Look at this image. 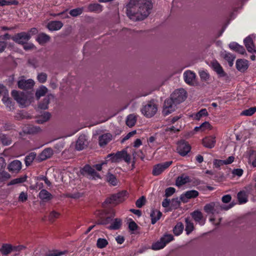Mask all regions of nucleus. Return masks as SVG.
I'll list each match as a JSON object with an SVG mask.
<instances>
[{"mask_svg": "<svg viewBox=\"0 0 256 256\" xmlns=\"http://www.w3.org/2000/svg\"><path fill=\"white\" fill-rule=\"evenodd\" d=\"M126 8L130 18L134 20H142L149 15L152 4L150 0H130Z\"/></svg>", "mask_w": 256, "mask_h": 256, "instance_id": "1", "label": "nucleus"}, {"mask_svg": "<svg viewBox=\"0 0 256 256\" xmlns=\"http://www.w3.org/2000/svg\"><path fill=\"white\" fill-rule=\"evenodd\" d=\"M12 95L22 107L29 106L34 98L33 94L30 92H18L16 90L12 91Z\"/></svg>", "mask_w": 256, "mask_h": 256, "instance_id": "2", "label": "nucleus"}, {"mask_svg": "<svg viewBox=\"0 0 256 256\" xmlns=\"http://www.w3.org/2000/svg\"><path fill=\"white\" fill-rule=\"evenodd\" d=\"M232 206H223L220 205L218 202H210V204H206L204 206V210L208 214H218L222 210H228L231 208Z\"/></svg>", "mask_w": 256, "mask_h": 256, "instance_id": "3", "label": "nucleus"}, {"mask_svg": "<svg viewBox=\"0 0 256 256\" xmlns=\"http://www.w3.org/2000/svg\"><path fill=\"white\" fill-rule=\"evenodd\" d=\"M158 111V106L154 101L148 102L141 109L142 113L147 118L153 116Z\"/></svg>", "mask_w": 256, "mask_h": 256, "instance_id": "4", "label": "nucleus"}, {"mask_svg": "<svg viewBox=\"0 0 256 256\" xmlns=\"http://www.w3.org/2000/svg\"><path fill=\"white\" fill-rule=\"evenodd\" d=\"M174 240L172 234H165L159 240L154 243L152 246V249L154 250L163 248L167 244Z\"/></svg>", "mask_w": 256, "mask_h": 256, "instance_id": "5", "label": "nucleus"}, {"mask_svg": "<svg viewBox=\"0 0 256 256\" xmlns=\"http://www.w3.org/2000/svg\"><path fill=\"white\" fill-rule=\"evenodd\" d=\"M186 98V90L183 89L176 90L170 96V99H172V102L177 104L184 102Z\"/></svg>", "mask_w": 256, "mask_h": 256, "instance_id": "6", "label": "nucleus"}, {"mask_svg": "<svg viewBox=\"0 0 256 256\" xmlns=\"http://www.w3.org/2000/svg\"><path fill=\"white\" fill-rule=\"evenodd\" d=\"M108 158H109V160L112 162H118L121 159L126 162H129L130 160V156L124 150L119 152L116 154H110L108 156Z\"/></svg>", "mask_w": 256, "mask_h": 256, "instance_id": "7", "label": "nucleus"}, {"mask_svg": "<svg viewBox=\"0 0 256 256\" xmlns=\"http://www.w3.org/2000/svg\"><path fill=\"white\" fill-rule=\"evenodd\" d=\"M176 104L172 102V99L167 98L164 104L162 114L164 116H168L175 110Z\"/></svg>", "mask_w": 256, "mask_h": 256, "instance_id": "8", "label": "nucleus"}, {"mask_svg": "<svg viewBox=\"0 0 256 256\" xmlns=\"http://www.w3.org/2000/svg\"><path fill=\"white\" fill-rule=\"evenodd\" d=\"M172 161H168L155 165L152 170V174L154 176L160 174L168 168L172 164Z\"/></svg>", "mask_w": 256, "mask_h": 256, "instance_id": "9", "label": "nucleus"}, {"mask_svg": "<svg viewBox=\"0 0 256 256\" xmlns=\"http://www.w3.org/2000/svg\"><path fill=\"white\" fill-rule=\"evenodd\" d=\"M184 82L190 86H194L196 83V74L190 70H187L184 72Z\"/></svg>", "mask_w": 256, "mask_h": 256, "instance_id": "10", "label": "nucleus"}, {"mask_svg": "<svg viewBox=\"0 0 256 256\" xmlns=\"http://www.w3.org/2000/svg\"><path fill=\"white\" fill-rule=\"evenodd\" d=\"M30 38V34L25 32L18 34L12 38V40L19 44H25Z\"/></svg>", "mask_w": 256, "mask_h": 256, "instance_id": "11", "label": "nucleus"}, {"mask_svg": "<svg viewBox=\"0 0 256 256\" xmlns=\"http://www.w3.org/2000/svg\"><path fill=\"white\" fill-rule=\"evenodd\" d=\"M190 150V146L187 142L182 141L178 144L177 152L182 156L186 155Z\"/></svg>", "mask_w": 256, "mask_h": 256, "instance_id": "12", "label": "nucleus"}, {"mask_svg": "<svg viewBox=\"0 0 256 256\" xmlns=\"http://www.w3.org/2000/svg\"><path fill=\"white\" fill-rule=\"evenodd\" d=\"M126 194V192H122L112 196L107 202L114 204H117L124 200V196Z\"/></svg>", "mask_w": 256, "mask_h": 256, "instance_id": "13", "label": "nucleus"}, {"mask_svg": "<svg viewBox=\"0 0 256 256\" xmlns=\"http://www.w3.org/2000/svg\"><path fill=\"white\" fill-rule=\"evenodd\" d=\"M256 36L254 35L250 36L244 40V43L247 50L250 52H256V47L254 44V40L255 39Z\"/></svg>", "mask_w": 256, "mask_h": 256, "instance_id": "14", "label": "nucleus"}, {"mask_svg": "<svg viewBox=\"0 0 256 256\" xmlns=\"http://www.w3.org/2000/svg\"><path fill=\"white\" fill-rule=\"evenodd\" d=\"M22 168V164L18 160H14L10 162L8 166V170L12 173H18Z\"/></svg>", "mask_w": 256, "mask_h": 256, "instance_id": "15", "label": "nucleus"}, {"mask_svg": "<svg viewBox=\"0 0 256 256\" xmlns=\"http://www.w3.org/2000/svg\"><path fill=\"white\" fill-rule=\"evenodd\" d=\"M198 195V192L196 190H190L185 192L180 196V200L184 202H186L188 200L195 198Z\"/></svg>", "mask_w": 256, "mask_h": 256, "instance_id": "16", "label": "nucleus"}, {"mask_svg": "<svg viewBox=\"0 0 256 256\" xmlns=\"http://www.w3.org/2000/svg\"><path fill=\"white\" fill-rule=\"evenodd\" d=\"M83 172L88 174L90 178L98 179L100 178V176L94 170L88 165L85 166L83 169Z\"/></svg>", "mask_w": 256, "mask_h": 256, "instance_id": "17", "label": "nucleus"}, {"mask_svg": "<svg viewBox=\"0 0 256 256\" xmlns=\"http://www.w3.org/2000/svg\"><path fill=\"white\" fill-rule=\"evenodd\" d=\"M34 84V81L32 79L25 80L21 79L18 82V86L21 89H28L32 88Z\"/></svg>", "mask_w": 256, "mask_h": 256, "instance_id": "18", "label": "nucleus"}, {"mask_svg": "<svg viewBox=\"0 0 256 256\" xmlns=\"http://www.w3.org/2000/svg\"><path fill=\"white\" fill-rule=\"evenodd\" d=\"M216 136H210L204 138L202 140L203 145L208 148H212L216 144Z\"/></svg>", "mask_w": 256, "mask_h": 256, "instance_id": "19", "label": "nucleus"}, {"mask_svg": "<svg viewBox=\"0 0 256 256\" xmlns=\"http://www.w3.org/2000/svg\"><path fill=\"white\" fill-rule=\"evenodd\" d=\"M87 146V140L84 135H81L78 138L76 144V148L78 150H80L84 149Z\"/></svg>", "mask_w": 256, "mask_h": 256, "instance_id": "20", "label": "nucleus"}, {"mask_svg": "<svg viewBox=\"0 0 256 256\" xmlns=\"http://www.w3.org/2000/svg\"><path fill=\"white\" fill-rule=\"evenodd\" d=\"M191 215L194 220L200 226L204 225L205 224V220L203 218L202 214L200 211L195 210L191 214Z\"/></svg>", "mask_w": 256, "mask_h": 256, "instance_id": "21", "label": "nucleus"}, {"mask_svg": "<svg viewBox=\"0 0 256 256\" xmlns=\"http://www.w3.org/2000/svg\"><path fill=\"white\" fill-rule=\"evenodd\" d=\"M236 67L238 70L244 72L248 67V61L245 60H238L236 62Z\"/></svg>", "mask_w": 256, "mask_h": 256, "instance_id": "22", "label": "nucleus"}, {"mask_svg": "<svg viewBox=\"0 0 256 256\" xmlns=\"http://www.w3.org/2000/svg\"><path fill=\"white\" fill-rule=\"evenodd\" d=\"M112 138V135L109 133L104 134L99 137V144L104 146L107 144Z\"/></svg>", "mask_w": 256, "mask_h": 256, "instance_id": "23", "label": "nucleus"}, {"mask_svg": "<svg viewBox=\"0 0 256 256\" xmlns=\"http://www.w3.org/2000/svg\"><path fill=\"white\" fill-rule=\"evenodd\" d=\"M53 154V150L51 148H46L40 154L38 159L41 161L46 160L50 158Z\"/></svg>", "mask_w": 256, "mask_h": 256, "instance_id": "24", "label": "nucleus"}, {"mask_svg": "<svg viewBox=\"0 0 256 256\" xmlns=\"http://www.w3.org/2000/svg\"><path fill=\"white\" fill-rule=\"evenodd\" d=\"M62 23L60 21H52L48 24L47 28L51 31L58 30L62 28Z\"/></svg>", "mask_w": 256, "mask_h": 256, "instance_id": "25", "label": "nucleus"}, {"mask_svg": "<svg viewBox=\"0 0 256 256\" xmlns=\"http://www.w3.org/2000/svg\"><path fill=\"white\" fill-rule=\"evenodd\" d=\"M212 68L220 76H224L226 74L223 68L220 64L216 60H214L212 62Z\"/></svg>", "mask_w": 256, "mask_h": 256, "instance_id": "26", "label": "nucleus"}, {"mask_svg": "<svg viewBox=\"0 0 256 256\" xmlns=\"http://www.w3.org/2000/svg\"><path fill=\"white\" fill-rule=\"evenodd\" d=\"M50 36L44 33H40L38 34L36 38L37 42L42 45L48 42L50 40Z\"/></svg>", "mask_w": 256, "mask_h": 256, "instance_id": "27", "label": "nucleus"}, {"mask_svg": "<svg viewBox=\"0 0 256 256\" xmlns=\"http://www.w3.org/2000/svg\"><path fill=\"white\" fill-rule=\"evenodd\" d=\"M230 48L236 52L241 54H244L245 52V50L242 46L239 45L238 44L232 42L229 44Z\"/></svg>", "mask_w": 256, "mask_h": 256, "instance_id": "28", "label": "nucleus"}, {"mask_svg": "<svg viewBox=\"0 0 256 256\" xmlns=\"http://www.w3.org/2000/svg\"><path fill=\"white\" fill-rule=\"evenodd\" d=\"M122 224V220L119 218H116L112 220V224L108 226L110 230H118L119 229Z\"/></svg>", "mask_w": 256, "mask_h": 256, "instance_id": "29", "label": "nucleus"}, {"mask_svg": "<svg viewBox=\"0 0 256 256\" xmlns=\"http://www.w3.org/2000/svg\"><path fill=\"white\" fill-rule=\"evenodd\" d=\"M150 216L152 219V224H154L161 217L162 213L158 210H153L151 212Z\"/></svg>", "mask_w": 256, "mask_h": 256, "instance_id": "30", "label": "nucleus"}, {"mask_svg": "<svg viewBox=\"0 0 256 256\" xmlns=\"http://www.w3.org/2000/svg\"><path fill=\"white\" fill-rule=\"evenodd\" d=\"M88 11L99 13L102 10V6L98 4H90L88 6Z\"/></svg>", "mask_w": 256, "mask_h": 256, "instance_id": "31", "label": "nucleus"}, {"mask_svg": "<svg viewBox=\"0 0 256 256\" xmlns=\"http://www.w3.org/2000/svg\"><path fill=\"white\" fill-rule=\"evenodd\" d=\"M40 198L44 201H48L52 198V195L46 190H42L39 193Z\"/></svg>", "mask_w": 256, "mask_h": 256, "instance_id": "32", "label": "nucleus"}, {"mask_svg": "<svg viewBox=\"0 0 256 256\" xmlns=\"http://www.w3.org/2000/svg\"><path fill=\"white\" fill-rule=\"evenodd\" d=\"M189 182L190 178L188 176H180L177 178L176 180V185L178 186H181Z\"/></svg>", "mask_w": 256, "mask_h": 256, "instance_id": "33", "label": "nucleus"}, {"mask_svg": "<svg viewBox=\"0 0 256 256\" xmlns=\"http://www.w3.org/2000/svg\"><path fill=\"white\" fill-rule=\"evenodd\" d=\"M1 253L4 256L8 255L12 251V246L9 244H4L0 249Z\"/></svg>", "mask_w": 256, "mask_h": 256, "instance_id": "34", "label": "nucleus"}, {"mask_svg": "<svg viewBox=\"0 0 256 256\" xmlns=\"http://www.w3.org/2000/svg\"><path fill=\"white\" fill-rule=\"evenodd\" d=\"M208 112L206 108H204L200 110L198 112L192 115L194 120H199L200 119L204 116H207Z\"/></svg>", "mask_w": 256, "mask_h": 256, "instance_id": "35", "label": "nucleus"}, {"mask_svg": "<svg viewBox=\"0 0 256 256\" xmlns=\"http://www.w3.org/2000/svg\"><path fill=\"white\" fill-rule=\"evenodd\" d=\"M184 230V225L181 222H178L174 228V233L176 236L180 235Z\"/></svg>", "mask_w": 256, "mask_h": 256, "instance_id": "36", "label": "nucleus"}, {"mask_svg": "<svg viewBox=\"0 0 256 256\" xmlns=\"http://www.w3.org/2000/svg\"><path fill=\"white\" fill-rule=\"evenodd\" d=\"M238 198L240 204H244L248 201V196L244 192H240L238 194Z\"/></svg>", "mask_w": 256, "mask_h": 256, "instance_id": "37", "label": "nucleus"}, {"mask_svg": "<svg viewBox=\"0 0 256 256\" xmlns=\"http://www.w3.org/2000/svg\"><path fill=\"white\" fill-rule=\"evenodd\" d=\"M136 121V118L135 115L132 114H130L128 116L127 119H126V124L129 127H132L133 126Z\"/></svg>", "mask_w": 256, "mask_h": 256, "instance_id": "38", "label": "nucleus"}, {"mask_svg": "<svg viewBox=\"0 0 256 256\" xmlns=\"http://www.w3.org/2000/svg\"><path fill=\"white\" fill-rule=\"evenodd\" d=\"M48 92L47 88L42 86L38 90H37L36 96L38 99H39L41 96H44Z\"/></svg>", "mask_w": 256, "mask_h": 256, "instance_id": "39", "label": "nucleus"}, {"mask_svg": "<svg viewBox=\"0 0 256 256\" xmlns=\"http://www.w3.org/2000/svg\"><path fill=\"white\" fill-rule=\"evenodd\" d=\"M27 176H24L20 178H18L12 180L8 184V186L14 185L18 184H21L26 181Z\"/></svg>", "mask_w": 256, "mask_h": 256, "instance_id": "40", "label": "nucleus"}, {"mask_svg": "<svg viewBox=\"0 0 256 256\" xmlns=\"http://www.w3.org/2000/svg\"><path fill=\"white\" fill-rule=\"evenodd\" d=\"M224 58L226 61H228L230 66H232L233 65V62L235 59V56L233 54L229 52H225L224 54Z\"/></svg>", "mask_w": 256, "mask_h": 256, "instance_id": "41", "label": "nucleus"}, {"mask_svg": "<svg viewBox=\"0 0 256 256\" xmlns=\"http://www.w3.org/2000/svg\"><path fill=\"white\" fill-rule=\"evenodd\" d=\"M106 181L112 186H116L118 184V180L116 176L110 173L106 175Z\"/></svg>", "mask_w": 256, "mask_h": 256, "instance_id": "42", "label": "nucleus"}, {"mask_svg": "<svg viewBox=\"0 0 256 256\" xmlns=\"http://www.w3.org/2000/svg\"><path fill=\"white\" fill-rule=\"evenodd\" d=\"M186 234L188 235L194 229V224L190 221L188 218H186Z\"/></svg>", "mask_w": 256, "mask_h": 256, "instance_id": "43", "label": "nucleus"}, {"mask_svg": "<svg viewBox=\"0 0 256 256\" xmlns=\"http://www.w3.org/2000/svg\"><path fill=\"white\" fill-rule=\"evenodd\" d=\"M50 98H52V96H48L45 98L42 102L39 104L38 107L42 110H46L48 108V104H49L50 100Z\"/></svg>", "mask_w": 256, "mask_h": 256, "instance_id": "44", "label": "nucleus"}, {"mask_svg": "<svg viewBox=\"0 0 256 256\" xmlns=\"http://www.w3.org/2000/svg\"><path fill=\"white\" fill-rule=\"evenodd\" d=\"M36 156V154L34 152H31L25 158V164L26 166H30Z\"/></svg>", "mask_w": 256, "mask_h": 256, "instance_id": "45", "label": "nucleus"}, {"mask_svg": "<svg viewBox=\"0 0 256 256\" xmlns=\"http://www.w3.org/2000/svg\"><path fill=\"white\" fill-rule=\"evenodd\" d=\"M198 74L200 79L203 81H207L210 78V74L206 70H200L198 72Z\"/></svg>", "mask_w": 256, "mask_h": 256, "instance_id": "46", "label": "nucleus"}, {"mask_svg": "<svg viewBox=\"0 0 256 256\" xmlns=\"http://www.w3.org/2000/svg\"><path fill=\"white\" fill-rule=\"evenodd\" d=\"M84 9L82 8H78L72 9L70 11V14L74 17L80 16L83 12Z\"/></svg>", "mask_w": 256, "mask_h": 256, "instance_id": "47", "label": "nucleus"}, {"mask_svg": "<svg viewBox=\"0 0 256 256\" xmlns=\"http://www.w3.org/2000/svg\"><path fill=\"white\" fill-rule=\"evenodd\" d=\"M256 112V107L250 108L245 110L241 112V115L246 116H251Z\"/></svg>", "mask_w": 256, "mask_h": 256, "instance_id": "48", "label": "nucleus"}, {"mask_svg": "<svg viewBox=\"0 0 256 256\" xmlns=\"http://www.w3.org/2000/svg\"><path fill=\"white\" fill-rule=\"evenodd\" d=\"M10 178V175L4 170L0 171V182H4Z\"/></svg>", "mask_w": 256, "mask_h": 256, "instance_id": "49", "label": "nucleus"}, {"mask_svg": "<svg viewBox=\"0 0 256 256\" xmlns=\"http://www.w3.org/2000/svg\"><path fill=\"white\" fill-rule=\"evenodd\" d=\"M50 114L48 112H44L37 120L38 123L42 124L49 120Z\"/></svg>", "mask_w": 256, "mask_h": 256, "instance_id": "50", "label": "nucleus"}, {"mask_svg": "<svg viewBox=\"0 0 256 256\" xmlns=\"http://www.w3.org/2000/svg\"><path fill=\"white\" fill-rule=\"evenodd\" d=\"M2 101L6 106L10 108V110L13 108V105L8 95L5 94L4 96L2 98Z\"/></svg>", "mask_w": 256, "mask_h": 256, "instance_id": "51", "label": "nucleus"}, {"mask_svg": "<svg viewBox=\"0 0 256 256\" xmlns=\"http://www.w3.org/2000/svg\"><path fill=\"white\" fill-rule=\"evenodd\" d=\"M108 244L107 240L105 238H100L97 240L96 245L98 248H102Z\"/></svg>", "mask_w": 256, "mask_h": 256, "instance_id": "52", "label": "nucleus"}, {"mask_svg": "<svg viewBox=\"0 0 256 256\" xmlns=\"http://www.w3.org/2000/svg\"><path fill=\"white\" fill-rule=\"evenodd\" d=\"M0 140L5 146H8L11 144L10 140L4 134H0Z\"/></svg>", "mask_w": 256, "mask_h": 256, "instance_id": "53", "label": "nucleus"}, {"mask_svg": "<svg viewBox=\"0 0 256 256\" xmlns=\"http://www.w3.org/2000/svg\"><path fill=\"white\" fill-rule=\"evenodd\" d=\"M37 78L40 83H44L47 80V74L44 72H41L38 74Z\"/></svg>", "mask_w": 256, "mask_h": 256, "instance_id": "54", "label": "nucleus"}, {"mask_svg": "<svg viewBox=\"0 0 256 256\" xmlns=\"http://www.w3.org/2000/svg\"><path fill=\"white\" fill-rule=\"evenodd\" d=\"M201 132H204L206 130H210L212 129V126L208 122H203L201 125Z\"/></svg>", "mask_w": 256, "mask_h": 256, "instance_id": "55", "label": "nucleus"}, {"mask_svg": "<svg viewBox=\"0 0 256 256\" xmlns=\"http://www.w3.org/2000/svg\"><path fill=\"white\" fill-rule=\"evenodd\" d=\"M146 198L144 196H142L138 198L136 202V205L138 208H142L146 204Z\"/></svg>", "mask_w": 256, "mask_h": 256, "instance_id": "56", "label": "nucleus"}, {"mask_svg": "<svg viewBox=\"0 0 256 256\" xmlns=\"http://www.w3.org/2000/svg\"><path fill=\"white\" fill-rule=\"evenodd\" d=\"M40 129L38 127L36 126H30L29 129H28L27 130H25L26 132L30 134H34V133H36L39 132H40Z\"/></svg>", "mask_w": 256, "mask_h": 256, "instance_id": "57", "label": "nucleus"}, {"mask_svg": "<svg viewBox=\"0 0 256 256\" xmlns=\"http://www.w3.org/2000/svg\"><path fill=\"white\" fill-rule=\"evenodd\" d=\"M138 226L136 224L130 220L128 222V228L131 231H134L138 229Z\"/></svg>", "mask_w": 256, "mask_h": 256, "instance_id": "58", "label": "nucleus"}, {"mask_svg": "<svg viewBox=\"0 0 256 256\" xmlns=\"http://www.w3.org/2000/svg\"><path fill=\"white\" fill-rule=\"evenodd\" d=\"M175 192V188L172 187L167 188L165 190V196L166 197L170 196Z\"/></svg>", "mask_w": 256, "mask_h": 256, "instance_id": "59", "label": "nucleus"}, {"mask_svg": "<svg viewBox=\"0 0 256 256\" xmlns=\"http://www.w3.org/2000/svg\"><path fill=\"white\" fill-rule=\"evenodd\" d=\"M28 194L24 192H21L18 196V200L21 202H24L28 200Z\"/></svg>", "mask_w": 256, "mask_h": 256, "instance_id": "60", "label": "nucleus"}, {"mask_svg": "<svg viewBox=\"0 0 256 256\" xmlns=\"http://www.w3.org/2000/svg\"><path fill=\"white\" fill-rule=\"evenodd\" d=\"M60 216V214L56 211H52L49 215V220L53 221L55 218H58Z\"/></svg>", "mask_w": 256, "mask_h": 256, "instance_id": "61", "label": "nucleus"}, {"mask_svg": "<svg viewBox=\"0 0 256 256\" xmlns=\"http://www.w3.org/2000/svg\"><path fill=\"white\" fill-rule=\"evenodd\" d=\"M181 126H180L178 127L176 126H172L170 127H169V128H166V132H168V131H170V132H178L180 130V129L181 128Z\"/></svg>", "mask_w": 256, "mask_h": 256, "instance_id": "62", "label": "nucleus"}, {"mask_svg": "<svg viewBox=\"0 0 256 256\" xmlns=\"http://www.w3.org/2000/svg\"><path fill=\"white\" fill-rule=\"evenodd\" d=\"M232 174L234 176L240 177L242 176L243 174V170L241 168H236L232 170Z\"/></svg>", "mask_w": 256, "mask_h": 256, "instance_id": "63", "label": "nucleus"}, {"mask_svg": "<svg viewBox=\"0 0 256 256\" xmlns=\"http://www.w3.org/2000/svg\"><path fill=\"white\" fill-rule=\"evenodd\" d=\"M112 220L113 218L112 217L108 216L105 219L102 220V222L99 223V224H111Z\"/></svg>", "mask_w": 256, "mask_h": 256, "instance_id": "64", "label": "nucleus"}]
</instances>
